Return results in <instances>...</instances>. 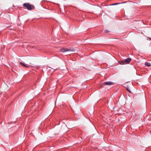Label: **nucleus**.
Returning a JSON list of instances; mask_svg holds the SVG:
<instances>
[{
  "instance_id": "nucleus-1",
  "label": "nucleus",
  "mask_w": 151,
  "mask_h": 151,
  "mask_svg": "<svg viewBox=\"0 0 151 151\" xmlns=\"http://www.w3.org/2000/svg\"><path fill=\"white\" fill-rule=\"evenodd\" d=\"M23 6L26 7L28 10H31L34 8V6L33 5H30L29 3H25L23 4Z\"/></svg>"
},
{
  "instance_id": "nucleus-2",
  "label": "nucleus",
  "mask_w": 151,
  "mask_h": 151,
  "mask_svg": "<svg viewBox=\"0 0 151 151\" xmlns=\"http://www.w3.org/2000/svg\"><path fill=\"white\" fill-rule=\"evenodd\" d=\"M70 50H71L70 49H67L65 48H63L60 49V51L61 52H64L70 51Z\"/></svg>"
},
{
  "instance_id": "nucleus-3",
  "label": "nucleus",
  "mask_w": 151,
  "mask_h": 151,
  "mask_svg": "<svg viewBox=\"0 0 151 151\" xmlns=\"http://www.w3.org/2000/svg\"><path fill=\"white\" fill-rule=\"evenodd\" d=\"M20 63L21 65L25 67L28 68L29 67V65L25 64L23 62H20Z\"/></svg>"
},
{
  "instance_id": "nucleus-4",
  "label": "nucleus",
  "mask_w": 151,
  "mask_h": 151,
  "mask_svg": "<svg viewBox=\"0 0 151 151\" xmlns=\"http://www.w3.org/2000/svg\"><path fill=\"white\" fill-rule=\"evenodd\" d=\"M131 60V59L129 58H128L126 59V60H125L126 63V64L129 63L130 62Z\"/></svg>"
},
{
  "instance_id": "nucleus-5",
  "label": "nucleus",
  "mask_w": 151,
  "mask_h": 151,
  "mask_svg": "<svg viewBox=\"0 0 151 151\" xmlns=\"http://www.w3.org/2000/svg\"><path fill=\"white\" fill-rule=\"evenodd\" d=\"M113 83L111 82H104V83L106 84L107 85L110 86Z\"/></svg>"
},
{
  "instance_id": "nucleus-6",
  "label": "nucleus",
  "mask_w": 151,
  "mask_h": 151,
  "mask_svg": "<svg viewBox=\"0 0 151 151\" xmlns=\"http://www.w3.org/2000/svg\"><path fill=\"white\" fill-rule=\"evenodd\" d=\"M119 63L121 65H124V64H126V63L125 60H123L120 61L119 62Z\"/></svg>"
},
{
  "instance_id": "nucleus-7",
  "label": "nucleus",
  "mask_w": 151,
  "mask_h": 151,
  "mask_svg": "<svg viewBox=\"0 0 151 151\" xmlns=\"http://www.w3.org/2000/svg\"><path fill=\"white\" fill-rule=\"evenodd\" d=\"M145 65L147 66L150 67L151 66V64L150 63L148 62H145Z\"/></svg>"
},
{
  "instance_id": "nucleus-8",
  "label": "nucleus",
  "mask_w": 151,
  "mask_h": 151,
  "mask_svg": "<svg viewBox=\"0 0 151 151\" xmlns=\"http://www.w3.org/2000/svg\"><path fill=\"white\" fill-rule=\"evenodd\" d=\"M105 32H109V31H108V30H105Z\"/></svg>"
},
{
  "instance_id": "nucleus-9",
  "label": "nucleus",
  "mask_w": 151,
  "mask_h": 151,
  "mask_svg": "<svg viewBox=\"0 0 151 151\" xmlns=\"http://www.w3.org/2000/svg\"><path fill=\"white\" fill-rule=\"evenodd\" d=\"M127 90L128 91H129V92H130V91H129V90H128V89H127Z\"/></svg>"
}]
</instances>
